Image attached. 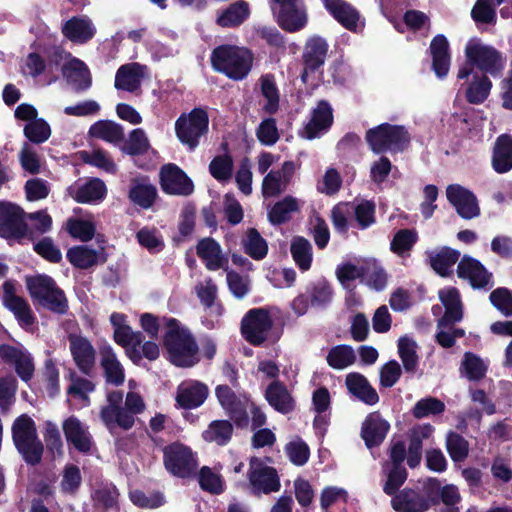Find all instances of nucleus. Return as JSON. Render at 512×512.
Segmentation results:
<instances>
[{
    "mask_svg": "<svg viewBox=\"0 0 512 512\" xmlns=\"http://www.w3.org/2000/svg\"><path fill=\"white\" fill-rule=\"evenodd\" d=\"M391 504L399 512H425L430 507L426 497L411 489H404L395 495Z\"/></svg>",
    "mask_w": 512,
    "mask_h": 512,
    "instance_id": "obj_33",
    "label": "nucleus"
},
{
    "mask_svg": "<svg viewBox=\"0 0 512 512\" xmlns=\"http://www.w3.org/2000/svg\"><path fill=\"white\" fill-rule=\"evenodd\" d=\"M366 140L375 153L403 151L410 142V135L404 126L381 124L366 133Z\"/></svg>",
    "mask_w": 512,
    "mask_h": 512,
    "instance_id": "obj_5",
    "label": "nucleus"
},
{
    "mask_svg": "<svg viewBox=\"0 0 512 512\" xmlns=\"http://www.w3.org/2000/svg\"><path fill=\"white\" fill-rule=\"evenodd\" d=\"M299 208L298 200L292 196H287L277 202L268 213L271 223L281 224L290 219L292 213Z\"/></svg>",
    "mask_w": 512,
    "mask_h": 512,
    "instance_id": "obj_52",
    "label": "nucleus"
},
{
    "mask_svg": "<svg viewBox=\"0 0 512 512\" xmlns=\"http://www.w3.org/2000/svg\"><path fill=\"white\" fill-rule=\"evenodd\" d=\"M197 295L200 298L202 304H204L208 310V313L219 317L222 314V307L215 303L217 287L214 282L209 279L204 283L196 287Z\"/></svg>",
    "mask_w": 512,
    "mask_h": 512,
    "instance_id": "obj_55",
    "label": "nucleus"
},
{
    "mask_svg": "<svg viewBox=\"0 0 512 512\" xmlns=\"http://www.w3.org/2000/svg\"><path fill=\"white\" fill-rule=\"evenodd\" d=\"M123 393L112 391L107 394V404L101 408L100 417L108 429L120 427L129 430L133 427L134 415L144 411L143 398L136 392H129L122 407Z\"/></svg>",
    "mask_w": 512,
    "mask_h": 512,
    "instance_id": "obj_1",
    "label": "nucleus"
},
{
    "mask_svg": "<svg viewBox=\"0 0 512 512\" xmlns=\"http://www.w3.org/2000/svg\"><path fill=\"white\" fill-rule=\"evenodd\" d=\"M24 135L33 143L40 144L47 141L51 135L49 124L41 118L27 123L24 127Z\"/></svg>",
    "mask_w": 512,
    "mask_h": 512,
    "instance_id": "obj_64",
    "label": "nucleus"
},
{
    "mask_svg": "<svg viewBox=\"0 0 512 512\" xmlns=\"http://www.w3.org/2000/svg\"><path fill=\"white\" fill-rule=\"evenodd\" d=\"M196 253L208 270H227L228 260L223 254L220 244L213 238L201 239L196 246Z\"/></svg>",
    "mask_w": 512,
    "mask_h": 512,
    "instance_id": "obj_27",
    "label": "nucleus"
},
{
    "mask_svg": "<svg viewBox=\"0 0 512 512\" xmlns=\"http://www.w3.org/2000/svg\"><path fill=\"white\" fill-rule=\"evenodd\" d=\"M329 13L347 30L358 32L364 27V20L355 7L344 0H322Z\"/></svg>",
    "mask_w": 512,
    "mask_h": 512,
    "instance_id": "obj_17",
    "label": "nucleus"
},
{
    "mask_svg": "<svg viewBox=\"0 0 512 512\" xmlns=\"http://www.w3.org/2000/svg\"><path fill=\"white\" fill-rule=\"evenodd\" d=\"M103 249H93L87 245L72 247L67 252L69 262L80 269H88L102 259Z\"/></svg>",
    "mask_w": 512,
    "mask_h": 512,
    "instance_id": "obj_39",
    "label": "nucleus"
},
{
    "mask_svg": "<svg viewBox=\"0 0 512 512\" xmlns=\"http://www.w3.org/2000/svg\"><path fill=\"white\" fill-rule=\"evenodd\" d=\"M91 136L103 139L110 143H118L124 138L123 129L120 125L109 121H98L89 130Z\"/></svg>",
    "mask_w": 512,
    "mask_h": 512,
    "instance_id": "obj_50",
    "label": "nucleus"
},
{
    "mask_svg": "<svg viewBox=\"0 0 512 512\" xmlns=\"http://www.w3.org/2000/svg\"><path fill=\"white\" fill-rule=\"evenodd\" d=\"M445 411V404L443 401L434 398L426 397L416 402L413 407V416L417 419H422L430 415H439Z\"/></svg>",
    "mask_w": 512,
    "mask_h": 512,
    "instance_id": "obj_60",
    "label": "nucleus"
},
{
    "mask_svg": "<svg viewBox=\"0 0 512 512\" xmlns=\"http://www.w3.org/2000/svg\"><path fill=\"white\" fill-rule=\"evenodd\" d=\"M454 323L450 320H445V318H441L438 321L436 340L444 348L452 347L456 338L464 336V330L454 328Z\"/></svg>",
    "mask_w": 512,
    "mask_h": 512,
    "instance_id": "obj_58",
    "label": "nucleus"
},
{
    "mask_svg": "<svg viewBox=\"0 0 512 512\" xmlns=\"http://www.w3.org/2000/svg\"><path fill=\"white\" fill-rule=\"evenodd\" d=\"M492 167L499 174L512 169V136L501 135L497 138L493 149Z\"/></svg>",
    "mask_w": 512,
    "mask_h": 512,
    "instance_id": "obj_34",
    "label": "nucleus"
},
{
    "mask_svg": "<svg viewBox=\"0 0 512 512\" xmlns=\"http://www.w3.org/2000/svg\"><path fill=\"white\" fill-rule=\"evenodd\" d=\"M26 285L30 296L39 305L44 300V297L57 287L55 281L46 275L28 277L26 279Z\"/></svg>",
    "mask_w": 512,
    "mask_h": 512,
    "instance_id": "obj_49",
    "label": "nucleus"
},
{
    "mask_svg": "<svg viewBox=\"0 0 512 512\" xmlns=\"http://www.w3.org/2000/svg\"><path fill=\"white\" fill-rule=\"evenodd\" d=\"M345 382L349 392L365 404L374 405L379 401L376 390L363 375L350 373L347 375Z\"/></svg>",
    "mask_w": 512,
    "mask_h": 512,
    "instance_id": "obj_36",
    "label": "nucleus"
},
{
    "mask_svg": "<svg viewBox=\"0 0 512 512\" xmlns=\"http://www.w3.org/2000/svg\"><path fill=\"white\" fill-rule=\"evenodd\" d=\"M63 431L68 443L83 453L89 452L93 445L88 426L77 417L71 416L63 423Z\"/></svg>",
    "mask_w": 512,
    "mask_h": 512,
    "instance_id": "obj_24",
    "label": "nucleus"
},
{
    "mask_svg": "<svg viewBox=\"0 0 512 512\" xmlns=\"http://www.w3.org/2000/svg\"><path fill=\"white\" fill-rule=\"evenodd\" d=\"M430 51L433 59V70L439 78L448 74L450 68L449 44L445 36L437 35L431 42Z\"/></svg>",
    "mask_w": 512,
    "mask_h": 512,
    "instance_id": "obj_37",
    "label": "nucleus"
},
{
    "mask_svg": "<svg viewBox=\"0 0 512 512\" xmlns=\"http://www.w3.org/2000/svg\"><path fill=\"white\" fill-rule=\"evenodd\" d=\"M63 36L75 44H85L96 34V27L86 15L73 16L61 26Z\"/></svg>",
    "mask_w": 512,
    "mask_h": 512,
    "instance_id": "obj_19",
    "label": "nucleus"
},
{
    "mask_svg": "<svg viewBox=\"0 0 512 512\" xmlns=\"http://www.w3.org/2000/svg\"><path fill=\"white\" fill-rule=\"evenodd\" d=\"M249 15V4L244 0H238L219 13L216 22L221 27H237L248 19Z\"/></svg>",
    "mask_w": 512,
    "mask_h": 512,
    "instance_id": "obj_41",
    "label": "nucleus"
},
{
    "mask_svg": "<svg viewBox=\"0 0 512 512\" xmlns=\"http://www.w3.org/2000/svg\"><path fill=\"white\" fill-rule=\"evenodd\" d=\"M383 470L386 474L383 491L387 495H393L406 481L407 471L403 465L392 466L389 463L384 466Z\"/></svg>",
    "mask_w": 512,
    "mask_h": 512,
    "instance_id": "obj_54",
    "label": "nucleus"
},
{
    "mask_svg": "<svg viewBox=\"0 0 512 512\" xmlns=\"http://www.w3.org/2000/svg\"><path fill=\"white\" fill-rule=\"evenodd\" d=\"M143 339L140 331H133L128 325L114 331V340L126 349L127 354L134 362L140 359L136 348L141 346Z\"/></svg>",
    "mask_w": 512,
    "mask_h": 512,
    "instance_id": "obj_44",
    "label": "nucleus"
},
{
    "mask_svg": "<svg viewBox=\"0 0 512 512\" xmlns=\"http://www.w3.org/2000/svg\"><path fill=\"white\" fill-rule=\"evenodd\" d=\"M252 63V53L247 48L236 45H220L211 54L214 70L236 81L244 79L249 74Z\"/></svg>",
    "mask_w": 512,
    "mask_h": 512,
    "instance_id": "obj_3",
    "label": "nucleus"
},
{
    "mask_svg": "<svg viewBox=\"0 0 512 512\" xmlns=\"http://www.w3.org/2000/svg\"><path fill=\"white\" fill-rule=\"evenodd\" d=\"M291 254L302 271H307L312 263V246L311 243L303 237H295L291 241Z\"/></svg>",
    "mask_w": 512,
    "mask_h": 512,
    "instance_id": "obj_48",
    "label": "nucleus"
},
{
    "mask_svg": "<svg viewBox=\"0 0 512 512\" xmlns=\"http://www.w3.org/2000/svg\"><path fill=\"white\" fill-rule=\"evenodd\" d=\"M446 195L462 218L471 219L478 216L479 207L476 197L468 189L458 184H452L447 187Z\"/></svg>",
    "mask_w": 512,
    "mask_h": 512,
    "instance_id": "obj_20",
    "label": "nucleus"
},
{
    "mask_svg": "<svg viewBox=\"0 0 512 512\" xmlns=\"http://www.w3.org/2000/svg\"><path fill=\"white\" fill-rule=\"evenodd\" d=\"M12 437L17 450L28 464L40 462L43 445L37 437L36 425L31 417L22 414L14 421Z\"/></svg>",
    "mask_w": 512,
    "mask_h": 512,
    "instance_id": "obj_4",
    "label": "nucleus"
},
{
    "mask_svg": "<svg viewBox=\"0 0 512 512\" xmlns=\"http://www.w3.org/2000/svg\"><path fill=\"white\" fill-rule=\"evenodd\" d=\"M265 398L276 411L283 414L291 412L295 406L287 387L279 381H274L267 387Z\"/></svg>",
    "mask_w": 512,
    "mask_h": 512,
    "instance_id": "obj_35",
    "label": "nucleus"
},
{
    "mask_svg": "<svg viewBox=\"0 0 512 512\" xmlns=\"http://www.w3.org/2000/svg\"><path fill=\"white\" fill-rule=\"evenodd\" d=\"M146 66L133 62L122 65L116 72L115 87L128 92L136 91L145 77Z\"/></svg>",
    "mask_w": 512,
    "mask_h": 512,
    "instance_id": "obj_30",
    "label": "nucleus"
},
{
    "mask_svg": "<svg viewBox=\"0 0 512 512\" xmlns=\"http://www.w3.org/2000/svg\"><path fill=\"white\" fill-rule=\"evenodd\" d=\"M327 51L328 44L326 40L319 36H314L306 42L303 54L305 66L302 74L303 81H306L309 72H314L324 64Z\"/></svg>",
    "mask_w": 512,
    "mask_h": 512,
    "instance_id": "obj_28",
    "label": "nucleus"
},
{
    "mask_svg": "<svg viewBox=\"0 0 512 512\" xmlns=\"http://www.w3.org/2000/svg\"><path fill=\"white\" fill-rule=\"evenodd\" d=\"M25 232L26 225L20 207L11 203H0V236L21 238Z\"/></svg>",
    "mask_w": 512,
    "mask_h": 512,
    "instance_id": "obj_18",
    "label": "nucleus"
},
{
    "mask_svg": "<svg viewBox=\"0 0 512 512\" xmlns=\"http://www.w3.org/2000/svg\"><path fill=\"white\" fill-rule=\"evenodd\" d=\"M63 76L73 90L80 92L90 88L92 79L86 64L77 59L71 58L62 68Z\"/></svg>",
    "mask_w": 512,
    "mask_h": 512,
    "instance_id": "obj_29",
    "label": "nucleus"
},
{
    "mask_svg": "<svg viewBox=\"0 0 512 512\" xmlns=\"http://www.w3.org/2000/svg\"><path fill=\"white\" fill-rule=\"evenodd\" d=\"M333 109L329 102L320 100L311 110L308 122L300 135L308 140L319 138L328 132L333 124Z\"/></svg>",
    "mask_w": 512,
    "mask_h": 512,
    "instance_id": "obj_13",
    "label": "nucleus"
},
{
    "mask_svg": "<svg viewBox=\"0 0 512 512\" xmlns=\"http://www.w3.org/2000/svg\"><path fill=\"white\" fill-rule=\"evenodd\" d=\"M69 350L76 367L83 374L90 376L95 368L96 350L90 340L82 335L68 336Z\"/></svg>",
    "mask_w": 512,
    "mask_h": 512,
    "instance_id": "obj_14",
    "label": "nucleus"
},
{
    "mask_svg": "<svg viewBox=\"0 0 512 512\" xmlns=\"http://www.w3.org/2000/svg\"><path fill=\"white\" fill-rule=\"evenodd\" d=\"M208 387L196 380L183 381L177 388L176 401L185 409L201 406L208 397Z\"/></svg>",
    "mask_w": 512,
    "mask_h": 512,
    "instance_id": "obj_22",
    "label": "nucleus"
},
{
    "mask_svg": "<svg viewBox=\"0 0 512 512\" xmlns=\"http://www.w3.org/2000/svg\"><path fill=\"white\" fill-rule=\"evenodd\" d=\"M439 299L445 307V314L442 318L459 322L463 317L459 291L454 287L443 288L439 291Z\"/></svg>",
    "mask_w": 512,
    "mask_h": 512,
    "instance_id": "obj_43",
    "label": "nucleus"
},
{
    "mask_svg": "<svg viewBox=\"0 0 512 512\" xmlns=\"http://www.w3.org/2000/svg\"><path fill=\"white\" fill-rule=\"evenodd\" d=\"M492 82L486 75L474 74L466 89V99L471 104H481L489 96Z\"/></svg>",
    "mask_w": 512,
    "mask_h": 512,
    "instance_id": "obj_45",
    "label": "nucleus"
},
{
    "mask_svg": "<svg viewBox=\"0 0 512 512\" xmlns=\"http://www.w3.org/2000/svg\"><path fill=\"white\" fill-rule=\"evenodd\" d=\"M487 364L483 359L471 352L464 354L460 372L469 380H480L485 376Z\"/></svg>",
    "mask_w": 512,
    "mask_h": 512,
    "instance_id": "obj_51",
    "label": "nucleus"
},
{
    "mask_svg": "<svg viewBox=\"0 0 512 512\" xmlns=\"http://www.w3.org/2000/svg\"><path fill=\"white\" fill-rule=\"evenodd\" d=\"M157 196L156 187L147 178H136L131 182L129 199L136 205L150 208Z\"/></svg>",
    "mask_w": 512,
    "mask_h": 512,
    "instance_id": "obj_38",
    "label": "nucleus"
},
{
    "mask_svg": "<svg viewBox=\"0 0 512 512\" xmlns=\"http://www.w3.org/2000/svg\"><path fill=\"white\" fill-rule=\"evenodd\" d=\"M167 331L164 345L170 361L179 367H190L198 362V346L190 332L176 319L165 320Z\"/></svg>",
    "mask_w": 512,
    "mask_h": 512,
    "instance_id": "obj_2",
    "label": "nucleus"
},
{
    "mask_svg": "<svg viewBox=\"0 0 512 512\" xmlns=\"http://www.w3.org/2000/svg\"><path fill=\"white\" fill-rule=\"evenodd\" d=\"M67 193L75 201L84 204H98L107 194L105 183L99 178L78 180L67 189Z\"/></svg>",
    "mask_w": 512,
    "mask_h": 512,
    "instance_id": "obj_15",
    "label": "nucleus"
},
{
    "mask_svg": "<svg viewBox=\"0 0 512 512\" xmlns=\"http://www.w3.org/2000/svg\"><path fill=\"white\" fill-rule=\"evenodd\" d=\"M248 478L253 490L257 493L269 494L280 489L276 470L258 458H251Z\"/></svg>",
    "mask_w": 512,
    "mask_h": 512,
    "instance_id": "obj_12",
    "label": "nucleus"
},
{
    "mask_svg": "<svg viewBox=\"0 0 512 512\" xmlns=\"http://www.w3.org/2000/svg\"><path fill=\"white\" fill-rule=\"evenodd\" d=\"M233 427L226 420L213 421L207 430L203 432V438L218 445H225L231 438Z\"/></svg>",
    "mask_w": 512,
    "mask_h": 512,
    "instance_id": "obj_53",
    "label": "nucleus"
},
{
    "mask_svg": "<svg viewBox=\"0 0 512 512\" xmlns=\"http://www.w3.org/2000/svg\"><path fill=\"white\" fill-rule=\"evenodd\" d=\"M0 357L15 366L16 373L23 381L31 380L35 367L33 359L27 351L4 344L0 346Z\"/></svg>",
    "mask_w": 512,
    "mask_h": 512,
    "instance_id": "obj_21",
    "label": "nucleus"
},
{
    "mask_svg": "<svg viewBox=\"0 0 512 512\" xmlns=\"http://www.w3.org/2000/svg\"><path fill=\"white\" fill-rule=\"evenodd\" d=\"M160 180L162 190L167 194L188 196L194 190L191 179L174 164L161 168Z\"/></svg>",
    "mask_w": 512,
    "mask_h": 512,
    "instance_id": "obj_16",
    "label": "nucleus"
},
{
    "mask_svg": "<svg viewBox=\"0 0 512 512\" xmlns=\"http://www.w3.org/2000/svg\"><path fill=\"white\" fill-rule=\"evenodd\" d=\"M209 118L205 110L193 109L189 114L181 115L175 123V131L178 139L190 150L196 148L200 138L208 130Z\"/></svg>",
    "mask_w": 512,
    "mask_h": 512,
    "instance_id": "obj_7",
    "label": "nucleus"
},
{
    "mask_svg": "<svg viewBox=\"0 0 512 512\" xmlns=\"http://www.w3.org/2000/svg\"><path fill=\"white\" fill-rule=\"evenodd\" d=\"M101 367L107 383L120 386L124 383L125 372L112 347L103 346L100 349Z\"/></svg>",
    "mask_w": 512,
    "mask_h": 512,
    "instance_id": "obj_31",
    "label": "nucleus"
},
{
    "mask_svg": "<svg viewBox=\"0 0 512 512\" xmlns=\"http://www.w3.org/2000/svg\"><path fill=\"white\" fill-rule=\"evenodd\" d=\"M417 343L411 337L404 336L398 340V354L403 363L404 370L408 373L416 372L419 364Z\"/></svg>",
    "mask_w": 512,
    "mask_h": 512,
    "instance_id": "obj_46",
    "label": "nucleus"
},
{
    "mask_svg": "<svg viewBox=\"0 0 512 512\" xmlns=\"http://www.w3.org/2000/svg\"><path fill=\"white\" fill-rule=\"evenodd\" d=\"M375 290H383L387 284V275L384 269L376 262H367L364 265V282Z\"/></svg>",
    "mask_w": 512,
    "mask_h": 512,
    "instance_id": "obj_59",
    "label": "nucleus"
},
{
    "mask_svg": "<svg viewBox=\"0 0 512 512\" xmlns=\"http://www.w3.org/2000/svg\"><path fill=\"white\" fill-rule=\"evenodd\" d=\"M390 424L382 416L373 412L370 413L364 420L361 428V436L368 448L380 445L388 431Z\"/></svg>",
    "mask_w": 512,
    "mask_h": 512,
    "instance_id": "obj_26",
    "label": "nucleus"
},
{
    "mask_svg": "<svg viewBox=\"0 0 512 512\" xmlns=\"http://www.w3.org/2000/svg\"><path fill=\"white\" fill-rule=\"evenodd\" d=\"M460 253L448 247L428 252L429 262L433 270L441 276H447L451 273L456 264Z\"/></svg>",
    "mask_w": 512,
    "mask_h": 512,
    "instance_id": "obj_40",
    "label": "nucleus"
},
{
    "mask_svg": "<svg viewBox=\"0 0 512 512\" xmlns=\"http://www.w3.org/2000/svg\"><path fill=\"white\" fill-rule=\"evenodd\" d=\"M270 7L284 30L295 32L306 25L307 17L301 0H271Z\"/></svg>",
    "mask_w": 512,
    "mask_h": 512,
    "instance_id": "obj_10",
    "label": "nucleus"
},
{
    "mask_svg": "<svg viewBox=\"0 0 512 512\" xmlns=\"http://www.w3.org/2000/svg\"><path fill=\"white\" fill-rule=\"evenodd\" d=\"M259 82L262 97L259 101L260 109L265 114L273 115L280 106V92L275 77L272 74H265L261 76Z\"/></svg>",
    "mask_w": 512,
    "mask_h": 512,
    "instance_id": "obj_32",
    "label": "nucleus"
},
{
    "mask_svg": "<svg viewBox=\"0 0 512 512\" xmlns=\"http://www.w3.org/2000/svg\"><path fill=\"white\" fill-rule=\"evenodd\" d=\"M356 356L354 350L347 345L333 347L328 355L327 362L334 369H345L355 362Z\"/></svg>",
    "mask_w": 512,
    "mask_h": 512,
    "instance_id": "obj_56",
    "label": "nucleus"
},
{
    "mask_svg": "<svg viewBox=\"0 0 512 512\" xmlns=\"http://www.w3.org/2000/svg\"><path fill=\"white\" fill-rule=\"evenodd\" d=\"M295 171V164L286 161L281 169L270 171L263 179L262 192L265 197H273L284 192Z\"/></svg>",
    "mask_w": 512,
    "mask_h": 512,
    "instance_id": "obj_23",
    "label": "nucleus"
},
{
    "mask_svg": "<svg viewBox=\"0 0 512 512\" xmlns=\"http://www.w3.org/2000/svg\"><path fill=\"white\" fill-rule=\"evenodd\" d=\"M460 278L467 279L474 288H486L491 285V274L476 259L465 256L457 267Z\"/></svg>",
    "mask_w": 512,
    "mask_h": 512,
    "instance_id": "obj_25",
    "label": "nucleus"
},
{
    "mask_svg": "<svg viewBox=\"0 0 512 512\" xmlns=\"http://www.w3.org/2000/svg\"><path fill=\"white\" fill-rule=\"evenodd\" d=\"M446 449L454 462H462L468 456L469 444L464 437L450 431L446 437Z\"/></svg>",
    "mask_w": 512,
    "mask_h": 512,
    "instance_id": "obj_57",
    "label": "nucleus"
},
{
    "mask_svg": "<svg viewBox=\"0 0 512 512\" xmlns=\"http://www.w3.org/2000/svg\"><path fill=\"white\" fill-rule=\"evenodd\" d=\"M216 396L220 405L233 419H240L245 414L244 402L235 395L232 389L226 385L216 387Z\"/></svg>",
    "mask_w": 512,
    "mask_h": 512,
    "instance_id": "obj_42",
    "label": "nucleus"
},
{
    "mask_svg": "<svg viewBox=\"0 0 512 512\" xmlns=\"http://www.w3.org/2000/svg\"><path fill=\"white\" fill-rule=\"evenodd\" d=\"M17 283L7 280L2 284L0 293L3 305L13 313L19 325L29 329L35 322V316L26 300L17 295Z\"/></svg>",
    "mask_w": 512,
    "mask_h": 512,
    "instance_id": "obj_11",
    "label": "nucleus"
},
{
    "mask_svg": "<svg viewBox=\"0 0 512 512\" xmlns=\"http://www.w3.org/2000/svg\"><path fill=\"white\" fill-rule=\"evenodd\" d=\"M272 318L264 308L250 309L241 321V333L250 344L261 345L272 328Z\"/></svg>",
    "mask_w": 512,
    "mask_h": 512,
    "instance_id": "obj_9",
    "label": "nucleus"
},
{
    "mask_svg": "<svg viewBox=\"0 0 512 512\" xmlns=\"http://www.w3.org/2000/svg\"><path fill=\"white\" fill-rule=\"evenodd\" d=\"M211 175L220 182H226L232 177L233 161L229 155L216 156L209 164Z\"/></svg>",
    "mask_w": 512,
    "mask_h": 512,
    "instance_id": "obj_63",
    "label": "nucleus"
},
{
    "mask_svg": "<svg viewBox=\"0 0 512 512\" xmlns=\"http://www.w3.org/2000/svg\"><path fill=\"white\" fill-rule=\"evenodd\" d=\"M66 228L71 237L84 242L91 240L96 230L92 221L75 218L67 220Z\"/></svg>",
    "mask_w": 512,
    "mask_h": 512,
    "instance_id": "obj_62",
    "label": "nucleus"
},
{
    "mask_svg": "<svg viewBox=\"0 0 512 512\" xmlns=\"http://www.w3.org/2000/svg\"><path fill=\"white\" fill-rule=\"evenodd\" d=\"M244 251L254 260H262L268 253V244L255 228L247 230L242 239Z\"/></svg>",
    "mask_w": 512,
    "mask_h": 512,
    "instance_id": "obj_47",
    "label": "nucleus"
},
{
    "mask_svg": "<svg viewBox=\"0 0 512 512\" xmlns=\"http://www.w3.org/2000/svg\"><path fill=\"white\" fill-rule=\"evenodd\" d=\"M94 389L95 386L90 380L77 376L75 373L71 374V384L68 387V394L78 398L82 402V406L89 405L88 395L93 392Z\"/></svg>",
    "mask_w": 512,
    "mask_h": 512,
    "instance_id": "obj_61",
    "label": "nucleus"
},
{
    "mask_svg": "<svg viewBox=\"0 0 512 512\" xmlns=\"http://www.w3.org/2000/svg\"><path fill=\"white\" fill-rule=\"evenodd\" d=\"M164 466L168 472L179 478H187L196 472L198 462L191 448L175 442L163 449Z\"/></svg>",
    "mask_w": 512,
    "mask_h": 512,
    "instance_id": "obj_8",
    "label": "nucleus"
},
{
    "mask_svg": "<svg viewBox=\"0 0 512 512\" xmlns=\"http://www.w3.org/2000/svg\"><path fill=\"white\" fill-rule=\"evenodd\" d=\"M465 56L469 64L492 77L500 76L506 64V59L499 51L477 38L467 42Z\"/></svg>",
    "mask_w": 512,
    "mask_h": 512,
    "instance_id": "obj_6",
    "label": "nucleus"
}]
</instances>
